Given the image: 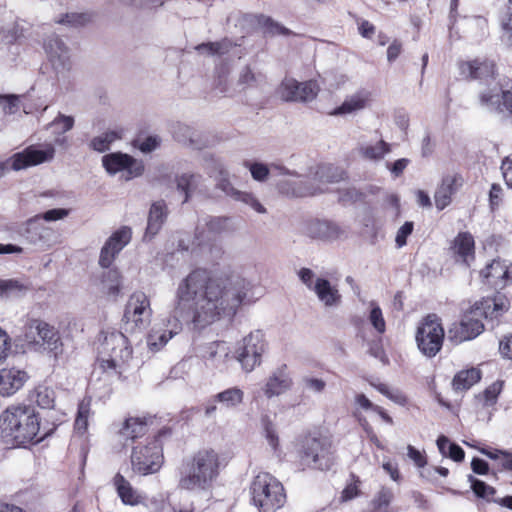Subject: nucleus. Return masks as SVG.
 Here are the masks:
<instances>
[{
  "label": "nucleus",
  "instance_id": "nucleus-1",
  "mask_svg": "<svg viewBox=\"0 0 512 512\" xmlns=\"http://www.w3.org/2000/svg\"><path fill=\"white\" fill-rule=\"evenodd\" d=\"M251 283L235 272L195 268L178 284L170 330L152 331L147 338L151 350L157 351L181 329V321L195 328H205L222 317H233L245 302Z\"/></svg>",
  "mask_w": 512,
  "mask_h": 512
},
{
  "label": "nucleus",
  "instance_id": "nucleus-2",
  "mask_svg": "<svg viewBox=\"0 0 512 512\" xmlns=\"http://www.w3.org/2000/svg\"><path fill=\"white\" fill-rule=\"evenodd\" d=\"M56 429L55 423L42 425L39 412L29 404L9 405L0 414V439L13 447L38 444Z\"/></svg>",
  "mask_w": 512,
  "mask_h": 512
},
{
  "label": "nucleus",
  "instance_id": "nucleus-3",
  "mask_svg": "<svg viewBox=\"0 0 512 512\" xmlns=\"http://www.w3.org/2000/svg\"><path fill=\"white\" fill-rule=\"evenodd\" d=\"M224 467L221 455L212 448H202L183 462L181 488L207 490L220 475Z\"/></svg>",
  "mask_w": 512,
  "mask_h": 512
},
{
  "label": "nucleus",
  "instance_id": "nucleus-4",
  "mask_svg": "<svg viewBox=\"0 0 512 512\" xmlns=\"http://www.w3.org/2000/svg\"><path fill=\"white\" fill-rule=\"evenodd\" d=\"M297 458L301 470L328 471L335 464V449L330 436L320 431L303 434L297 443Z\"/></svg>",
  "mask_w": 512,
  "mask_h": 512
},
{
  "label": "nucleus",
  "instance_id": "nucleus-5",
  "mask_svg": "<svg viewBox=\"0 0 512 512\" xmlns=\"http://www.w3.org/2000/svg\"><path fill=\"white\" fill-rule=\"evenodd\" d=\"M132 354L133 350L126 335L114 330L105 335L97 363L103 373L122 379L128 371Z\"/></svg>",
  "mask_w": 512,
  "mask_h": 512
},
{
  "label": "nucleus",
  "instance_id": "nucleus-6",
  "mask_svg": "<svg viewBox=\"0 0 512 512\" xmlns=\"http://www.w3.org/2000/svg\"><path fill=\"white\" fill-rule=\"evenodd\" d=\"M250 490L253 504L260 512H275L286 502L284 486L270 473H258L251 483Z\"/></svg>",
  "mask_w": 512,
  "mask_h": 512
},
{
  "label": "nucleus",
  "instance_id": "nucleus-7",
  "mask_svg": "<svg viewBox=\"0 0 512 512\" xmlns=\"http://www.w3.org/2000/svg\"><path fill=\"white\" fill-rule=\"evenodd\" d=\"M445 329L441 318L429 313L417 323L415 341L417 348L427 358H434L443 348Z\"/></svg>",
  "mask_w": 512,
  "mask_h": 512
},
{
  "label": "nucleus",
  "instance_id": "nucleus-8",
  "mask_svg": "<svg viewBox=\"0 0 512 512\" xmlns=\"http://www.w3.org/2000/svg\"><path fill=\"white\" fill-rule=\"evenodd\" d=\"M480 107L512 119V78L504 76L493 85L488 84L477 93Z\"/></svg>",
  "mask_w": 512,
  "mask_h": 512
},
{
  "label": "nucleus",
  "instance_id": "nucleus-9",
  "mask_svg": "<svg viewBox=\"0 0 512 512\" xmlns=\"http://www.w3.org/2000/svg\"><path fill=\"white\" fill-rule=\"evenodd\" d=\"M130 461L137 474L146 476L158 472L164 463L162 444L155 439H146L144 444L132 446Z\"/></svg>",
  "mask_w": 512,
  "mask_h": 512
},
{
  "label": "nucleus",
  "instance_id": "nucleus-10",
  "mask_svg": "<svg viewBox=\"0 0 512 512\" xmlns=\"http://www.w3.org/2000/svg\"><path fill=\"white\" fill-rule=\"evenodd\" d=\"M153 310L148 295L143 291L133 292L125 305L123 321L127 331L145 330L151 323Z\"/></svg>",
  "mask_w": 512,
  "mask_h": 512
},
{
  "label": "nucleus",
  "instance_id": "nucleus-11",
  "mask_svg": "<svg viewBox=\"0 0 512 512\" xmlns=\"http://www.w3.org/2000/svg\"><path fill=\"white\" fill-rule=\"evenodd\" d=\"M457 69L462 80L479 83L495 81L499 76V68L496 60L487 56L459 60Z\"/></svg>",
  "mask_w": 512,
  "mask_h": 512
},
{
  "label": "nucleus",
  "instance_id": "nucleus-12",
  "mask_svg": "<svg viewBox=\"0 0 512 512\" xmlns=\"http://www.w3.org/2000/svg\"><path fill=\"white\" fill-rule=\"evenodd\" d=\"M320 90L317 80L299 82L294 78H284L277 88V94L285 102L307 103L315 100Z\"/></svg>",
  "mask_w": 512,
  "mask_h": 512
},
{
  "label": "nucleus",
  "instance_id": "nucleus-13",
  "mask_svg": "<svg viewBox=\"0 0 512 512\" xmlns=\"http://www.w3.org/2000/svg\"><path fill=\"white\" fill-rule=\"evenodd\" d=\"M479 278L489 289L503 290L512 285V262L495 258L479 271Z\"/></svg>",
  "mask_w": 512,
  "mask_h": 512
},
{
  "label": "nucleus",
  "instance_id": "nucleus-14",
  "mask_svg": "<svg viewBox=\"0 0 512 512\" xmlns=\"http://www.w3.org/2000/svg\"><path fill=\"white\" fill-rule=\"evenodd\" d=\"M264 346L265 341L259 331L250 333L238 344L236 359L245 371L250 372L261 363Z\"/></svg>",
  "mask_w": 512,
  "mask_h": 512
},
{
  "label": "nucleus",
  "instance_id": "nucleus-15",
  "mask_svg": "<svg viewBox=\"0 0 512 512\" xmlns=\"http://www.w3.org/2000/svg\"><path fill=\"white\" fill-rule=\"evenodd\" d=\"M447 255L464 268H470L476 259V245L473 235L468 231L459 232L449 243Z\"/></svg>",
  "mask_w": 512,
  "mask_h": 512
},
{
  "label": "nucleus",
  "instance_id": "nucleus-16",
  "mask_svg": "<svg viewBox=\"0 0 512 512\" xmlns=\"http://www.w3.org/2000/svg\"><path fill=\"white\" fill-rule=\"evenodd\" d=\"M55 156V148L52 144H46L44 149H38L35 145L26 147L23 151L13 154L8 160L10 168L14 171L37 166L51 161Z\"/></svg>",
  "mask_w": 512,
  "mask_h": 512
},
{
  "label": "nucleus",
  "instance_id": "nucleus-17",
  "mask_svg": "<svg viewBox=\"0 0 512 512\" xmlns=\"http://www.w3.org/2000/svg\"><path fill=\"white\" fill-rule=\"evenodd\" d=\"M508 310V300L504 295L485 297L475 302L464 314L469 318L480 320L498 319Z\"/></svg>",
  "mask_w": 512,
  "mask_h": 512
},
{
  "label": "nucleus",
  "instance_id": "nucleus-18",
  "mask_svg": "<svg viewBox=\"0 0 512 512\" xmlns=\"http://www.w3.org/2000/svg\"><path fill=\"white\" fill-rule=\"evenodd\" d=\"M102 164L109 174H116L126 171V179H132L141 176L145 167L141 160H137L129 154L114 152L103 156Z\"/></svg>",
  "mask_w": 512,
  "mask_h": 512
},
{
  "label": "nucleus",
  "instance_id": "nucleus-19",
  "mask_svg": "<svg viewBox=\"0 0 512 512\" xmlns=\"http://www.w3.org/2000/svg\"><path fill=\"white\" fill-rule=\"evenodd\" d=\"M156 422V416L144 414L142 416L127 417L118 430L119 436L124 440L125 444L130 443L132 446L141 443L139 440L147 438L149 431Z\"/></svg>",
  "mask_w": 512,
  "mask_h": 512
},
{
  "label": "nucleus",
  "instance_id": "nucleus-20",
  "mask_svg": "<svg viewBox=\"0 0 512 512\" xmlns=\"http://www.w3.org/2000/svg\"><path fill=\"white\" fill-rule=\"evenodd\" d=\"M132 230L130 227L123 226L112 233L101 248L99 256V265L102 268H110L117 255L131 241Z\"/></svg>",
  "mask_w": 512,
  "mask_h": 512
},
{
  "label": "nucleus",
  "instance_id": "nucleus-21",
  "mask_svg": "<svg viewBox=\"0 0 512 512\" xmlns=\"http://www.w3.org/2000/svg\"><path fill=\"white\" fill-rule=\"evenodd\" d=\"M484 331V323L469 318L464 313L458 322L452 323L448 330V337L453 343H462L472 340Z\"/></svg>",
  "mask_w": 512,
  "mask_h": 512
},
{
  "label": "nucleus",
  "instance_id": "nucleus-22",
  "mask_svg": "<svg viewBox=\"0 0 512 512\" xmlns=\"http://www.w3.org/2000/svg\"><path fill=\"white\" fill-rule=\"evenodd\" d=\"M28 379L29 375L24 370L14 367L0 369V395L3 397L14 395Z\"/></svg>",
  "mask_w": 512,
  "mask_h": 512
},
{
  "label": "nucleus",
  "instance_id": "nucleus-23",
  "mask_svg": "<svg viewBox=\"0 0 512 512\" xmlns=\"http://www.w3.org/2000/svg\"><path fill=\"white\" fill-rule=\"evenodd\" d=\"M463 178L460 174H448L442 178L441 184L437 188L434 200L438 210L445 209L452 202L453 195L462 186Z\"/></svg>",
  "mask_w": 512,
  "mask_h": 512
},
{
  "label": "nucleus",
  "instance_id": "nucleus-24",
  "mask_svg": "<svg viewBox=\"0 0 512 512\" xmlns=\"http://www.w3.org/2000/svg\"><path fill=\"white\" fill-rule=\"evenodd\" d=\"M286 369V365H283L268 377L263 387V392L267 398L279 396L292 387L293 381L286 372Z\"/></svg>",
  "mask_w": 512,
  "mask_h": 512
},
{
  "label": "nucleus",
  "instance_id": "nucleus-25",
  "mask_svg": "<svg viewBox=\"0 0 512 512\" xmlns=\"http://www.w3.org/2000/svg\"><path fill=\"white\" fill-rule=\"evenodd\" d=\"M39 347L44 346L50 352L57 356L58 353L62 352L63 343L59 331L51 324L40 319V325L38 328Z\"/></svg>",
  "mask_w": 512,
  "mask_h": 512
},
{
  "label": "nucleus",
  "instance_id": "nucleus-26",
  "mask_svg": "<svg viewBox=\"0 0 512 512\" xmlns=\"http://www.w3.org/2000/svg\"><path fill=\"white\" fill-rule=\"evenodd\" d=\"M482 378V371L479 368L471 367L458 371L452 379V388L456 392L469 390Z\"/></svg>",
  "mask_w": 512,
  "mask_h": 512
},
{
  "label": "nucleus",
  "instance_id": "nucleus-27",
  "mask_svg": "<svg viewBox=\"0 0 512 512\" xmlns=\"http://www.w3.org/2000/svg\"><path fill=\"white\" fill-rule=\"evenodd\" d=\"M167 214L168 211L165 201L160 200L154 202L149 210L146 234L151 236L156 235L166 221Z\"/></svg>",
  "mask_w": 512,
  "mask_h": 512
},
{
  "label": "nucleus",
  "instance_id": "nucleus-28",
  "mask_svg": "<svg viewBox=\"0 0 512 512\" xmlns=\"http://www.w3.org/2000/svg\"><path fill=\"white\" fill-rule=\"evenodd\" d=\"M319 300L326 306H334L340 303L341 295L338 289L330 284V282L324 278H317L314 287L312 289Z\"/></svg>",
  "mask_w": 512,
  "mask_h": 512
},
{
  "label": "nucleus",
  "instance_id": "nucleus-29",
  "mask_svg": "<svg viewBox=\"0 0 512 512\" xmlns=\"http://www.w3.org/2000/svg\"><path fill=\"white\" fill-rule=\"evenodd\" d=\"M113 485L117 491L121 501L126 505H137L141 501V497L133 489L130 482L121 474L117 473L113 478Z\"/></svg>",
  "mask_w": 512,
  "mask_h": 512
},
{
  "label": "nucleus",
  "instance_id": "nucleus-30",
  "mask_svg": "<svg viewBox=\"0 0 512 512\" xmlns=\"http://www.w3.org/2000/svg\"><path fill=\"white\" fill-rule=\"evenodd\" d=\"M103 292L113 298H117L122 289V275L117 268H111L101 276Z\"/></svg>",
  "mask_w": 512,
  "mask_h": 512
},
{
  "label": "nucleus",
  "instance_id": "nucleus-31",
  "mask_svg": "<svg viewBox=\"0 0 512 512\" xmlns=\"http://www.w3.org/2000/svg\"><path fill=\"white\" fill-rule=\"evenodd\" d=\"M315 177L324 183H339L348 178L347 172L333 164H321L317 167Z\"/></svg>",
  "mask_w": 512,
  "mask_h": 512
},
{
  "label": "nucleus",
  "instance_id": "nucleus-32",
  "mask_svg": "<svg viewBox=\"0 0 512 512\" xmlns=\"http://www.w3.org/2000/svg\"><path fill=\"white\" fill-rule=\"evenodd\" d=\"M394 500L390 487L381 486L371 501L372 512H390L389 507Z\"/></svg>",
  "mask_w": 512,
  "mask_h": 512
},
{
  "label": "nucleus",
  "instance_id": "nucleus-33",
  "mask_svg": "<svg viewBox=\"0 0 512 512\" xmlns=\"http://www.w3.org/2000/svg\"><path fill=\"white\" fill-rule=\"evenodd\" d=\"M244 392L238 387L228 388L217 393L213 400L223 404L226 408H235L243 402Z\"/></svg>",
  "mask_w": 512,
  "mask_h": 512
},
{
  "label": "nucleus",
  "instance_id": "nucleus-34",
  "mask_svg": "<svg viewBox=\"0 0 512 512\" xmlns=\"http://www.w3.org/2000/svg\"><path fill=\"white\" fill-rule=\"evenodd\" d=\"M39 325V318L28 319L23 326L22 334L20 335V341L31 348L39 347L40 340L37 334Z\"/></svg>",
  "mask_w": 512,
  "mask_h": 512
},
{
  "label": "nucleus",
  "instance_id": "nucleus-35",
  "mask_svg": "<svg viewBox=\"0 0 512 512\" xmlns=\"http://www.w3.org/2000/svg\"><path fill=\"white\" fill-rule=\"evenodd\" d=\"M122 138V131H107L100 136L94 137L90 142L91 149L97 152H105L110 149V145Z\"/></svg>",
  "mask_w": 512,
  "mask_h": 512
},
{
  "label": "nucleus",
  "instance_id": "nucleus-36",
  "mask_svg": "<svg viewBox=\"0 0 512 512\" xmlns=\"http://www.w3.org/2000/svg\"><path fill=\"white\" fill-rule=\"evenodd\" d=\"M480 452L488 458L497 461L500 470L512 471V453L499 449L482 448Z\"/></svg>",
  "mask_w": 512,
  "mask_h": 512
},
{
  "label": "nucleus",
  "instance_id": "nucleus-37",
  "mask_svg": "<svg viewBox=\"0 0 512 512\" xmlns=\"http://www.w3.org/2000/svg\"><path fill=\"white\" fill-rule=\"evenodd\" d=\"M69 214V211L64 208H55L48 210L42 214L35 215L28 219L25 223V231L28 233L33 226L41 219L51 222L65 218Z\"/></svg>",
  "mask_w": 512,
  "mask_h": 512
},
{
  "label": "nucleus",
  "instance_id": "nucleus-38",
  "mask_svg": "<svg viewBox=\"0 0 512 512\" xmlns=\"http://www.w3.org/2000/svg\"><path fill=\"white\" fill-rule=\"evenodd\" d=\"M261 425L263 434L269 445L274 451H277L280 446V440L277 433L276 425L270 419V416L265 414L261 417Z\"/></svg>",
  "mask_w": 512,
  "mask_h": 512
},
{
  "label": "nucleus",
  "instance_id": "nucleus-39",
  "mask_svg": "<svg viewBox=\"0 0 512 512\" xmlns=\"http://www.w3.org/2000/svg\"><path fill=\"white\" fill-rule=\"evenodd\" d=\"M366 99L360 95H353L347 98L339 107L335 108L332 115L349 114L363 109L366 106Z\"/></svg>",
  "mask_w": 512,
  "mask_h": 512
},
{
  "label": "nucleus",
  "instance_id": "nucleus-40",
  "mask_svg": "<svg viewBox=\"0 0 512 512\" xmlns=\"http://www.w3.org/2000/svg\"><path fill=\"white\" fill-rule=\"evenodd\" d=\"M231 47V41L227 38H224L216 42L201 43L196 46V50L199 52L206 50L210 55H223L228 53Z\"/></svg>",
  "mask_w": 512,
  "mask_h": 512
},
{
  "label": "nucleus",
  "instance_id": "nucleus-41",
  "mask_svg": "<svg viewBox=\"0 0 512 512\" xmlns=\"http://www.w3.org/2000/svg\"><path fill=\"white\" fill-rule=\"evenodd\" d=\"M199 176L195 174H182L176 178L177 190L184 194L183 203L188 202L192 191L196 186V178Z\"/></svg>",
  "mask_w": 512,
  "mask_h": 512
},
{
  "label": "nucleus",
  "instance_id": "nucleus-42",
  "mask_svg": "<svg viewBox=\"0 0 512 512\" xmlns=\"http://www.w3.org/2000/svg\"><path fill=\"white\" fill-rule=\"evenodd\" d=\"M469 481L471 482V489L473 493L478 498L486 499L487 501H493V496L496 494V489L494 487L473 476H469Z\"/></svg>",
  "mask_w": 512,
  "mask_h": 512
},
{
  "label": "nucleus",
  "instance_id": "nucleus-43",
  "mask_svg": "<svg viewBox=\"0 0 512 512\" xmlns=\"http://www.w3.org/2000/svg\"><path fill=\"white\" fill-rule=\"evenodd\" d=\"M362 155L371 160L382 159L390 152V145L384 140H380L376 145H368L361 149Z\"/></svg>",
  "mask_w": 512,
  "mask_h": 512
},
{
  "label": "nucleus",
  "instance_id": "nucleus-44",
  "mask_svg": "<svg viewBox=\"0 0 512 512\" xmlns=\"http://www.w3.org/2000/svg\"><path fill=\"white\" fill-rule=\"evenodd\" d=\"M91 410V399L84 398L78 404L75 427L78 430L86 431L88 427V418Z\"/></svg>",
  "mask_w": 512,
  "mask_h": 512
},
{
  "label": "nucleus",
  "instance_id": "nucleus-45",
  "mask_svg": "<svg viewBox=\"0 0 512 512\" xmlns=\"http://www.w3.org/2000/svg\"><path fill=\"white\" fill-rule=\"evenodd\" d=\"M258 23L265 29V32L269 35H284L289 36L292 32L281 24L275 22L271 17L260 16Z\"/></svg>",
  "mask_w": 512,
  "mask_h": 512
},
{
  "label": "nucleus",
  "instance_id": "nucleus-46",
  "mask_svg": "<svg viewBox=\"0 0 512 512\" xmlns=\"http://www.w3.org/2000/svg\"><path fill=\"white\" fill-rule=\"evenodd\" d=\"M370 307L371 310L369 313V321L371 325L379 334H384L386 331V322L381 308L376 302L373 301L370 303Z\"/></svg>",
  "mask_w": 512,
  "mask_h": 512
},
{
  "label": "nucleus",
  "instance_id": "nucleus-47",
  "mask_svg": "<svg viewBox=\"0 0 512 512\" xmlns=\"http://www.w3.org/2000/svg\"><path fill=\"white\" fill-rule=\"evenodd\" d=\"M229 355V347L224 341H216L211 343L206 350L205 358L214 361L217 358H226Z\"/></svg>",
  "mask_w": 512,
  "mask_h": 512
},
{
  "label": "nucleus",
  "instance_id": "nucleus-48",
  "mask_svg": "<svg viewBox=\"0 0 512 512\" xmlns=\"http://www.w3.org/2000/svg\"><path fill=\"white\" fill-rule=\"evenodd\" d=\"M27 290V287L17 279H0V298Z\"/></svg>",
  "mask_w": 512,
  "mask_h": 512
},
{
  "label": "nucleus",
  "instance_id": "nucleus-49",
  "mask_svg": "<svg viewBox=\"0 0 512 512\" xmlns=\"http://www.w3.org/2000/svg\"><path fill=\"white\" fill-rule=\"evenodd\" d=\"M502 386L499 382L492 383L477 398L483 403L484 406H491L496 403L497 398L501 392Z\"/></svg>",
  "mask_w": 512,
  "mask_h": 512
},
{
  "label": "nucleus",
  "instance_id": "nucleus-50",
  "mask_svg": "<svg viewBox=\"0 0 512 512\" xmlns=\"http://www.w3.org/2000/svg\"><path fill=\"white\" fill-rule=\"evenodd\" d=\"M244 167L248 168L254 180L263 182L269 176V168L267 165L258 162H250L248 160L243 162Z\"/></svg>",
  "mask_w": 512,
  "mask_h": 512
},
{
  "label": "nucleus",
  "instance_id": "nucleus-51",
  "mask_svg": "<svg viewBox=\"0 0 512 512\" xmlns=\"http://www.w3.org/2000/svg\"><path fill=\"white\" fill-rule=\"evenodd\" d=\"M34 401L41 408H51L54 405L53 391L47 387H39L35 390Z\"/></svg>",
  "mask_w": 512,
  "mask_h": 512
},
{
  "label": "nucleus",
  "instance_id": "nucleus-52",
  "mask_svg": "<svg viewBox=\"0 0 512 512\" xmlns=\"http://www.w3.org/2000/svg\"><path fill=\"white\" fill-rule=\"evenodd\" d=\"M91 19L92 16L89 13H66L59 19L58 23L77 27L85 25L90 22Z\"/></svg>",
  "mask_w": 512,
  "mask_h": 512
},
{
  "label": "nucleus",
  "instance_id": "nucleus-53",
  "mask_svg": "<svg viewBox=\"0 0 512 512\" xmlns=\"http://www.w3.org/2000/svg\"><path fill=\"white\" fill-rule=\"evenodd\" d=\"M352 482L348 483L341 492V501L346 502L360 495L359 485L361 483L358 476L352 474Z\"/></svg>",
  "mask_w": 512,
  "mask_h": 512
},
{
  "label": "nucleus",
  "instance_id": "nucleus-54",
  "mask_svg": "<svg viewBox=\"0 0 512 512\" xmlns=\"http://www.w3.org/2000/svg\"><path fill=\"white\" fill-rule=\"evenodd\" d=\"M132 144L141 152L149 153L160 145V139L157 136H148L144 140H141L140 138L134 139Z\"/></svg>",
  "mask_w": 512,
  "mask_h": 512
},
{
  "label": "nucleus",
  "instance_id": "nucleus-55",
  "mask_svg": "<svg viewBox=\"0 0 512 512\" xmlns=\"http://www.w3.org/2000/svg\"><path fill=\"white\" fill-rule=\"evenodd\" d=\"M414 230V223L412 221H406L397 231L395 237V243L398 248H401L407 244V238L412 234Z\"/></svg>",
  "mask_w": 512,
  "mask_h": 512
},
{
  "label": "nucleus",
  "instance_id": "nucleus-56",
  "mask_svg": "<svg viewBox=\"0 0 512 512\" xmlns=\"http://www.w3.org/2000/svg\"><path fill=\"white\" fill-rule=\"evenodd\" d=\"M302 382L306 389L321 393L325 390L326 382L322 379L306 376L302 379Z\"/></svg>",
  "mask_w": 512,
  "mask_h": 512
},
{
  "label": "nucleus",
  "instance_id": "nucleus-57",
  "mask_svg": "<svg viewBox=\"0 0 512 512\" xmlns=\"http://www.w3.org/2000/svg\"><path fill=\"white\" fill-rule=\"evenodd\" d=\"M503 196V189L500 184L493 183L491 185L490 191H489V204L491 209L497 208L501 201Z\"/></svg>",
  "mask_w": 512,
  "mask_h": 512
},
{
  "label": "nucleus",
  "instance_id": "nucleus-58",
  "mask_svg": "<svg viewBox=\"0 0 512 512\" xmlns=\"http://www.w3.org/2000/svg\"><path fill=\"white\" fill-rule=\"evenodd\" d=\"M500 169L506 185L512 189V154L502 160Z\"/></svg>",
  "mask_w": 512,
  "mask_h": 512
},
{
  "label": "nucleus",
  "instance_id": "nucleus-59",
  "mask_svg": "<svg viewBox=\"0 0 512 512\" xmlns=\"http://www.w3.org/2000/svg\"><path fill=\"white\" fill-rule=\"evenodd\" d=\"M11 349V339L9 335L0 328V364H2L9 355Z\"/></svg>",
  "mask_w": 512,
  "mask_h": 512
},
{
  "label": "nucleus",
  "instance_id": "nucleus-60",
  "mask_svg": "<svg viewBox=\"0 0 512 512\" xmlns=\"http://www.w3.org/2000/svg\"><path fill=\"white\" fill-rule=\"evenodd\" d=\"M408 456L418 468H423L427 465V457L424 453L417 450L414 446L408 445Z\"/></svg>",
  "mask_w": 512,
  "mask_h": 512
},
{
  "label": "nucleus",
  "instance_id": "nucleus-61",
  "mask_svg": "<svg viewBox=\"0 0 512 512\" xmlns=\"http://www.w3.org/2000/svg\"><path fill=\"white\" fill-rule=\"evenodd\" d=\"M359 34L366 39H372L376 33V27L368 20L361 19L357 22Z\"/></svg>",
  "mask_w": 512,
  "mask_h": 512
},
{
  "label": "nucleus",
  "instance_id": "nucleus-62",
  "mask_svg": "<svg viewBox=\"0 0 512 512\" xmlns=\"http://www.w3.org/2000/svg\"><path fill=\"white\" fill-rule=\"evenodd\" d=\"M51 125H62L61 133H65L71 130L74 126V118L72 116H66L59 114L51 123Z\"/></svg>",
  "mask_w": 512,
  "mask_h": 512
},
{
  "label": "nucleus",
  "instance_id": "nucleus-63",
  "mask_svg": "<svg viewBox=\"0 0 512 512\" xmlns=\"http://www.w3.org/2000/svg\"><path fill=\"white\" fill-rule=\"evenodd\" d=\"M403 47L401 41L394 39L387 48V60L394 62L402 53Z\"/></svg>",
  "mask_w": 512,
  "mask_h": 512
},
{
  "label": "nucleus",
  "instance_id": "nucleus-64",
  "mask_svg": "<svg viewBox=\"0 0 512 512\" xmlns=\"http://www.w3.org/2000/svg\"><path fill=\"white\" fill-rule=\"evenodd\" d=\"M499 351L504 358L512 360V334L500 341Z\"/></svg>",
  "mask_w": 512,
  "mask_h": 512
}]
</instances>
